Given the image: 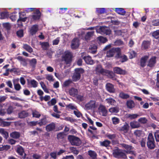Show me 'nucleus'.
I'll list each match as a JSON object with an SVG mask.
<instances>
[{
    "instance_id": "obj_38",
    "label": "nucleus",
    "mask_w": 159,
    "mask_h": 159,
    "mask_svg": "<svg viewBox=\"0 0 159 159\" xmlns=\"http://www.w3.org/2000/svg\"><path fill=\"white\" fill-rule=\"evenodd\" d=\"M11 146L10 145H6L0 146V151H7L10 149Z\"/></svg>"
},
{
    "instance_id": "obj_44",
    "label": "nucleus",
    "mask_w": 159,
    "mask_h": 159,
    "mask_svg": "<svg viewBox=\"0 0 159 159\" xmlns=\"http://www.w3.org/2000/svg\"><path fill=\"white\" fill-rule=\"evenodd\" d=\"M150 44V42L149 41H144L142 43V47L145 49L148 48Z\"/></svg>"
},
{
    "instance_id": "obj_5",
    "label": "nucleus",
    "mask_w": 159,
    "mask_h": 159,
    "mask_svg": "<svg viewBox=\"0 0 159 159\" xmlns=\"http://www.w3.org/2000/svg\"><path fill=\"white\" fill-rule=\"evenodd\" d=\"M72 54L68 51H65L62 56V60L64 61L66 64L69 63L71 61Z\"/></svg>"
},
{
    "instance_id": "obj_17",
    "label": "nucleus",
    "mask_w": 159,
    "mask_h": 159,
    "mask_svg": "<svg viewBox=\"0 0 159 159\" xmlns=\"http://www.w3.org/2000/svg\"><path fill=\"white\" fill-rule=\"evenodd\" d=\"M113 71L115 73L120 75H124L125 74V70L121 69L119 67H115L113 68Z\"/></svg>"
},
{
    "instance_id": "obj_14",
    "label": "nucleus",
    "mask_w": 159,
    "mask_h": 159,
    "mask_svg": "<svg viewBox=\"0 0 159 159\" xmlns=\"http://www.w3.org/2000/svg\"><path fill=\"white\" fill-rule=\"evenodd\" d=\"M98 110L99 112L101 113L103 116H106L107 115V111L104 106L100 105L98 108Z\"/></svg>"
},
{
    "instance_id": "obj_8",
    "label": "nucleus",
    "mask_w": 159,
    "mask_h": 159,
    "mask_svg": "<svg viewBox=\"0 0 159 159\" xmlns=\"http://www.w3.org/2000/svg\"><path fill=\"white\" fill-rule=\"evenodd\" d=\"M113 156L116 158H122L124 159L127 158V157L125 153L121 150H118L113 152Z\"/></svg>"
},
{
    "instance_id": "obj_1",
    "label": "nucleus",
    "mask_w": 159,
    "mask_h": 159,
    "mask_svg": "<svg viewBox=\"0 0 159 159\" xmlns=\"http://www.w3.org/2000/svg\"><path fill=\"white\" fill-rule=\"evenodd\" d=\"M84 72V70L82 68H76L75 70V72L72 76V80L74 81H77L79 80L81 77V75Z\"/></svg>"
},
{
    "instance_id": "obj_27",
    "label": "nucleus",
    "mask_w": 159,
    "mask_h": 159,
    "mask_svg": "<svg viewBox=\"0 0 159 159\" xmlns=\"http://www.w3.org/2000/svg\"><path fill=\"white\" fill-rule=\"evenodd\" d=\"M48 123L46 118V117H44L41 119L39 122L38 121V124L40 126H42L46 125Z\"/></svg>"
},
{
    "instance_id": "obj_2",
    "label": "nucleus",
    "mask_w": 159,
    "mask_h": 159,
    "mask_svg": "<svg viewBox=\"0 0 159 159\" xmlns=\"http://www.w3.org/2000/svg\"><path fill=\"white\" fill-rule=\"evenodd\" d=\"M68 139L73 145L79 146L81 143L80 139L78 137L74 135H69Z\"/></svg>"
},
{
    "instance_id": "obj_50",
    "label": "nucleus",
    "mask_w": 159,
    "mask_h": 159,
    "mask_svg": "<svg viewBox=\"0 0 159 159\" xmlns=\"http://www.w3.org/2000/svg\"><path fill=\"white\" fill-rule=\"evenodd\" d=\"M40 44L42 48L44 50H46L49 47V43L48 42H43Z\"/></svg>"
},
{
    "instance_id": "obj_15",
    "label": "nucleus",
    "mask_w": 159,
    "mask_h": 159,
    "mask_svg": "<svg viewBox=\"0 0 159 159\" xmlns=\"http://www.w3.org/2000/svg\"><path fill=\"white\" fill-rule=\"evenodd\" d=\"M79 40L77 38L74 39L72 42L71 48L72 49H75L79 46Z\"/></svg>"
},
{
    "instance_id": "obj_49",
    "label": "nucleus",
    "mask_w": 159,
    "mask_h": 159,
    "mask_svg": "<svg viewBox=\"0 0 159 159\" xmlns=\"http://www.w3.org/2000/svg\"><path fill=\"white\" fill-rule=\"evenodd\" d=\"M109 110L111 113H117L119 111V108L116 107H113L109 109Z\"/></svg>"
},
{
    "instance_id": "obj_20",
    "label": "nucleus",
    "mask_w": 159,
    "mask_h": 159,
    "mask_svg": "<svg viewBox=\"0 0 159 159\" xmlns=\"http://www.w3.org/2000/svg\"><path fill=\"white\" fill-rule=\"evenodd\" d=\"M29 87L36 88L38 85V83L35 80H31L28 82Z\"/></svg>"
},
{
    "instance_id": "obj_6",
    "label": "nucleus",
    "mask_w": 159,
    "mask_h": 159,
    "mask_svg": "<svg viewBox=\"0 0 159 159\" xmlns=\"http://www.w3.org/2000/svg\"><path fill=\"white\" fill-rule=\"evenodd\" d=\"M96 32L101 34H105L109 35L111 34V31L110 29L105 26H100L99 28L96 29Z\"/></svg>"
},
{
    "instance_id": "obj_36",
    "label": "nucleus",
    "mask_w": 159,
    "mask_h": 159,
    "mask_svg": "<svg viewBox=\"0 0 159 159\" xmlns=\"http://www.w3.org/2000/svg\"><path fill=\"white\" fill-rule=\"evenodd\" d=\"M32 115L33 117L36 118H39L41 116V114L40 112L36 110H34L32 111Z\"/></svg>"
},
{
    "instance_id": "obj_40",
    "label": "nucleus",
    "mask_w": 159,
    "mask_h": 159,
    "mask_svg": "<svg viewBox=\"0 0 159 159\" xmlns=\"http://www.w3.org/2000/svg\"><path fill=\"white\" fill-rule=\"evenodd\" d=\"M119 57H117L116 58H121L122 60L121 61L122 62H124L125 61H126L127 60V57L124 55H121L120 51V53H119Z\"/></svg>"
},
{
    "instance_id": "obj_43",
    "label": "nucleus",
    "mask_w": 159,
    "mask_h": 159,
    "mask_svg": "<svg viewBox=\"0 0 159 159\" xmlns=\"http://www.w3.org/2000/svg\"><path fill=\"white\" fill-rule=\"evenodd\" d=\"M77 89H75L74 88H72L69 90V93L70 95L74 96L77 93Z\"/></svg>"
},
{
    "instance_id": "obj_39",
    "label": "nucleus",
    "mask_w": 159,
    "mask_h": 159,
    "mask_svg": "<svg viewBox=\"0 0 159 159\" xmlns=\"http://www.w3.org/2000/svg\"><path fill=\"white\" fill-rule=\"evenodd\" d=\"M23 48L24 49L30 53H31L33 51L31 47L28 44H24Z\"/></svg>"
},
{
    "instance_id": "obj_7",
    "label": "nucleus",
    "mask_w": 159,
    "mask_h": 159,
    "mask_svg": "<svg viewBox=\"0 0 159 159\" xmlns=\"http://www.w3.org/2000/svg\"><path fill=\"white\" fill-rule=\"evenodd\" d=\"M147 145L148 147L150 149H153L155 147L154 144V139L152 134H149L148 138Z\"/></svg>"
},
{
    "instance_id": "obj_53",
    "label": "nucleus",
    "mask_w": 159,
    "mask_h": 159,
    "mask_svg": "<svg viewBox=\"0 0 159 159\" xmlns=\"http://www.w3.org/2000/svg\"><path fill=\"white\" fill-rule=\"evenodd\" d=\"M119 96L123 99H126L129 97V96L128 95L125 94L123 92H121L120 93Z\"/></svg>"
},
{
    "instance_id": "obj_41",
    "label": "nucleus",
    "mask_w": 159,
    "mask_h": 159,
    "mask_svg": "<svg viewBox=\"0 0 159 159\" xmlns=\"http://www.w3.org/2000/svg\"><path fill=\"white\" fill-rule=\"evenodd\" d=\"M29 62L30 66L32 68H34L37 63L36 60L35 58H33L30 60Z\"/></svg>"
},
{
    "instance_id": "obj_18",
    "label": "nucleus",
    "mask_w": 159,
    "mask_h": 159,
    "mask_svg": "<svg viewBox=\"0 0 159 159\" xmlns=\"http://www.w3.org/2000/svg\"><path fill=\"white\" fill-rule=\"evenodd\" d=\"M106 88L107 91L110 93L115 92V89L114 88L113 85L111 84L107 83L106 85Z\"/></svg>"
},
{
    "instance_id": "obj_55",
    "label": "nucleus",
    "mask_w": 159,
    "mask_h": 159,
    "mask_svg": "<svg viewBox=\"0 0 159 159\" xmlns=\"http://www.w3.org/2000/svg\"><path fill=\"white\" fill-rule=\"evenodd\" d=\"M41 86L44 91L46 93H48V89L47 88L46 85L43 82H41L40 83Z\"/></svg>"
},
{
    "instance_id": "obj_13",
    "label": "nucleus",
    "mask_w": 159,
    "mask_h": 159,
    "mask_svg": "<svg viewBox=\"0 0 159 159\" xmlns=\"http://www.w3.org/2000/svg\"><path fill=\"white\" fill-rule=\"evenodd\" d=\"M129 128L128 124L125 122L123 126L119 129V131H123L124 133H126L129 131Z\"/></svg>"
},
{
    "instance_id": "obj_62",
    "label": "nucleus",
    "mask_w": 159,
    "mask_h": 159,
    "mask_svg": "<svg viewBox=\"0 0 159 159\" xmlns=\"http://www.w3.org/2000/svg\"><path fill=\"white\" fill-rule=\"evenodd\" d=\"M11 122H7V121H3L2 123V125L1 126L3 127H7L8 126L11 125Z\"/></svg>"
},
{
    "instance_id": "obj_24",
    "label": "nucleus",
    "mask_w": 159,
    "mask_h": 159,
    "mask_svg": "<svg viewBox=\"0 0 159 159\" xmlns=\"http://www.w3.org/2000/svg\"><path fill=\"white\" fill-rule=\"evenodd\" d=\"M83 59L85 61L86 63L88 64L92 65L93 63V61L92 59L89 56L84 57Z\"/></svg>"
},
{
    "instance_id": "obj_21",
    "label": "nucleus",
    "mask_w": 159,
    "mask_h": 159,
    "mask_svg": "<svg viewBox=\"0 0 159 159\" xmlns=\"http://www.w3.org/2000/svg\"><path fill=\"white\" fill-rule=\"evenodd\" d=\"M0 134L6 139H7L9 137L8 133L3 128H0Z\"/></svg>"
},
{
    "instance_id": "obj_60",
    "label": "nucleus",
    "mask_w": 159,
    "mask_h": 159,
    "mask_svg": "<svg viewBox=\"0 0 159 159\" xmlns=\"http://www.w3.org/2000/svg\"><path fill=\"white\" fill-rule=\"evenodd\" d=\"M72 83V81L70 80H68L64 82L63 84L64 87H66L68 86L70 84Z\"/></svg>"
},
{
    "instance_id": "obj_11",
    "label": "nucleus",
    "mask_w": 159,
    "mask_h": 159,
    "mask_svg": "<svg viewBox=\"0 0 159 159\" xmlns=\"http://www.w3.org/2000/svg\"><path fill=\"white\" fill-rule=\"evenodd\" d=\"M56 125L52 122L48 125L45 127L46 130L48 132L53 131L55 129Z\"/></svg>"
},
{
    "instance_id": "obj_10",
    "label": "nucleus",
    "mask_w": 159,
    "mask_h": 159,
    "mask_svg": "<svg viewBox=\"0 0 159 159\" xmlns=\"http://www.w3.org/2000/svg\"><path fill=\"white\" fill-rule=\"evenodd\" d=\"M29 116V113L27 111L23 110L18 113V117L20 119H23Z\"/></svg>"
},
{
    "instance_id": "obj_16",
    "label": "nucleus",
    "mask_w": 159,
    "mask_h": 159,
    "mask_svg": "<svg viewBox=\"0 0 159 159\" xmlns=\"http://www.w3.org/2000/svg\"><path fill=\"white\" fill-rule=\"evenodd\" d=\"M17 152L20 155L22 156L23 158H25L26 154L24 153V149L22 147L19 146L17 148Z\"/></svg>"
},
{
    "instance_id": "obj_45",
    "label": "nucleus",
    "mask_w": 159,
    "mask_h": 159,
    "mask_svg": "<svg viewBox=\"0 0 159 159\" xmlns=\"http://www.w3.org/2000/svg\"><path fill=\"white\" fill-rule=\"evenodd\" d=\"M94 31H92L87 33L85 36V38L86 40H88L90 37L93 35Z\"/></svg>"
},
{
    "instance_id": "obj_63",
    "label": "nucleus",
    "mask_w": 159,
    "mask_h": 159,
    "mask_svg": "<svg viewBox=\"0 0 159 159\" xmlns=\"http://www.w3.org/2000/svg\"><path fill=\"white\" fill-rule=\"evenodd\" d=\"M74 113L78 117H80L82 115L80 112L77 109L74 111Z\"/></svg>"
},
{
    "instance_id": "obj_12",
    "label": "nucleus",
    "mask_w": 159,
    "mask_h": 159,
    "mask_svg": "<svg viewBox=\"0 0 159 159\" xmlns=\"http://www.w3.org/2000/svg\"><path fill=\"white\" fill-rule=\"evenodd\" d=\"M104 75H107L108 77L113 80H117V79L115 77V74L112 71L106 70Z\"/></svg>"
},
{
    "instance_id": "obj_4",
    "label": "nucleus",
    "mask_w": 159,
    "mask_h": 159,
    "mask_svg": "<svg viewBox=\"0 0 159 159\" xmlns=\"http://www.w3.org/2000/svg\"><path fill=\"white\" fill-rule=\"evenodd\" d=\"M97 107L98 104L96 102L95 100H91L85 104L84 108L87 110H93Z\"/></svg>"
},
{
    "instance_id": "obj_42",
    "label": "nucleus",
    "mask_w": 159,
    "mask_h": 159,
    "mask_svg": "<svg viewBox=\"0 0 159 159\" xmlns=\"http://www.w3.org/2000/svg\"><path fill=\"white\" fill-rule=\"evenodd\" d=\"M122 147L125 148L126 150H132L133 149V147L129 145H128L125 143H122L121 144Z\"/></svg>"
},
{
    "instance_id": "obj_57",
    "label": "nucleus",
    "mask_w": 159,
    "mask_h": 159,
    "mask_svg": "<svg viewBox=\"0 0 159 159\" xmlns=\"http://www.w3.org/2000/svg\"><path fill=\"white\" fill-rule=\"evenodd\" d=\"M98 40L101 42L104 43L107 41V39L105 38L100 36L98 38Z\"/></svg>"
},
{
    "instance_id": "obj_48",
    "label": "nucleus",
    "mask_w": 159,
    "mask_h": 159,
    "mask_svg": "<svg viewBox=\"0 0 159 159\" xmlns=\"http://www.w3.org/2000/svg\"><path fill=\"white\" fill-rule=\"evenodd\" d=\"M127 107L129 108H132L134 107V103L133 101H128L127 103Z\"/></svg>"
},
{
    "instance_id": "obj_30",
    "label": "nucleus",
    "mask_w": 159,
    "mask_h": 159,
    "mask_svg": "<svg viewBox=\"0 0 159 159\" xmlns=\"http://www.w3.org/2000/svg\"><path fill=\"white\" fill-rule=\"evenodd\" d=\"M16 79H14L13 80V82L15 89L17 91H19L21 89V86L19 84L16 82Z\"/></svg>"
},
{
    "instance_id": "obj_35",
    "label": "nucleus",
    "mask_w": 159,
    "mask_h": 159,
    "mask_svg": "<svg viewBox=\"0 0 159 159\" xmlns=\"http://www.w3.org/2000/svg\"><path fill=\"white\" fill-rule=\"evenodd\" d=\"M148 58V56H145L141 58L140 62L141 66L143 67L145 66L146 62Z\"/></svg>"
},
{
    "instance_id": "obj_52",
    "label": "nucleus",
    "mask_w": 159,
    "mask_h": 159,
    "mask_svg": "<svg viewBox=\"0 0 159 159\" xmlns=\"http://www.w3.org/2000/svg\"><path fill=\"white\" fill-rule=\"evenodd\" d=\"M65 136V134L63 132H60L58 133L57 135V138L58 139H63Z\"/></svg>"
},
{
    "instance_id": "obj_33",
    "label": "nucleus",
    "mask_w": 159,
    "mask_h": 159,
    "mask_svg": "<svg viewBox=\"0 0 159 159\" xmlns=\"http://www.w3.org/2000/svg\"><path fill=\"white\" fill-rule=\"evenodd\" d=\"M97 47L96 45H92L89 48V52L91 53L94 54L97 51Z\"/></svg>"
},
{
    "instance_id": "obj_61",
    "label": "nucleus",
    "mask_w": 159,
    "mask_h": 159,
    "mask_svg": "<svg viewBox=\"0 0 159 159\" xmlns=\"http://www.w3.org/2000/svg\"><path fill=\"white\" fill-rule=\"evenodd\" d=\"M130 56H129L130 59L135 57L136 55V53L134 51H131L129 52Z\"/></svg>"
},
{
    "instance_id": "obj_26",
    "label": "nucleus",
    "mask_w": 159,
    "mask_h": 159,
    "mask_svg": "<svg viewBox=\"0 0 159 159\" xmlns=\"http://www.w3.org/2000/svg\"><path fill=\"white\" fill-rule=\"evenodd\" d=\"M130 126L132 128H137L140 126V123L138 121H134L130 123Z\"/></svg>"
},
{
    "instance_id": "obj_54",
    "label": "nucleus",
    "mask_w": 159,
    "mask_h": 159,
    "mask_svg": "<svg viewBox=\"0 0 159 159\" xmlns=\"http://www.w3.org/2000/svg\"><path fill=\"white\" fill-rule=\"evenodd\" d=\"M147 121V119L145 117L140 118L138 119V121L142 124H145Z\"/></svg>"
},
{
    "instance_id": "obj_9",
    "label": "nucleus",
    "mask_w": 159,
    "mask_h": 159,
    "mask_svg": "<svg viewBox=\"0 0 159 159\" xmlns=\"http://www.w3.org/2000/svg\"><path fill=\"white\" fill-rule=\"evenodd\" d=\"M106 70H104L102 68L101 65H98L96 67L95 71L96 73L98 74H102L104 75Z\"/></svg>"
},
{
    "instance_id": "obj_22",
    "label": "nucleus",
    "mask_w": 159,
    "mask_h": 159,
    "mask_svg": "<svg viewBox=\"0 0 159 159\" xmlns=\"http://www.w3.org/2000/svg\"><path fill=\"white\" fill-rule=\"evenodd\" d=\"M38 27L37 25H33L30 29V33L32 35H33L35 34L36 32L38 31Z\"/></svg>"
},
{
    "instance_id": "obj_25",
    "label": "nucleus",
    "mask_w": 159,
    "mask_h": 159,
    "mask_svg": "<svg viewBox=\"0 0 159 159\" xmlns=\"http://www.w3.org/2000/svg\"><path fill=\"white\" fill-rule=\"evenodd\" d=\"M115 11L118 14L122 16L124 15L126 13L124 9L122 8H115Z\"/></svg>"
},
{
    "instance_id": "obj_28",
    "label": "nucleus",
    "mask_w": 159,
    "mask_h": 159,
    "mask_svg": "<svg viewBox=\"0 0 159 159\" xmlns=\"http://www.w3.org/2000/svg\"><path fill=\"white\" fill-rule=\"evenodd\" d=\"M10 136L13 139H18L20 137V134L19 132L14 131L12 132L10 134Z\"/></svg>"
},
{
    "instance_id": "obj_47",
    "label": "nucleus",
    "mask_w": 159,
    "mask_h": 159,
    "mask_svg": "<svg viewBox=\"0 0 159 159\" xmlns=\"http://www.w3.org/2000/svg\"><path fill=\"white\" fill-rule=\"evenodd\" d=\"M89 155L92 158H96L97 154L96 153L91 150H89L88 151Z\"/></svg>"
},
{
    "instance_id": "obj_23",
    "label": "nucleus",
    "mask_w": 159,
    "mask_h": 159,
    "mask_svg": "<svg viewBox=\"0 0 159 159\" xmlns=\"http://www.w3.org/2000/svg\"><path fill=\"white\" fill-rule=\"evenodd\" d=\"M156 57H152L149 60L148 64V66L150 67H152L154 66L156 63Z\"/></svg>"
},
{
    "instance_id": "obj_46",
    "label": "nucleus",
    "mask_w": 159,
    "mask_h": 159,
    "mask_svg": "<svg viewBox=\"0 0 159 159\" xmlns=\"http://www.w3.org/2000/svg\"><path fill=\"white\" fill-rule=\"evenodd\" d=\"M139 115L137 114H128L127 116L131 120L135 119L139 116Z\"/></svg>"
},
{
    "instance_id": "obj_32",
    "label": "nucleus",
    "mask_w": 159,
    "mask_h": 159,
    "mask_svg": "<svg viewBox=\"0 0 159 159\" xmlns=\"http://www.w3.org/2000/svg\"><path fill=\"white\" fill-rule=\"evenodd\" d=\"M111 142L107 140H105L102 142H100V145L102 146H104L105 147H107L109 146Z\"/></svg>"
},
{
    "instance_id": "obj_56",
    "label": "nucleus",
    "mask_w": 159,
    "mask_h": 159,
    "mask_svg": "<svg viewBox=\"0 0 159 159\" xmlns=\"http://www.w3.org/2000/svg\"><path fill=\"white\" fill-rule=\"evenodd\" d=\"M112 120L113 123L114 125H116L118 124L120 121V120L117 117H114L112 118Z\"/></svg>"
},
{
    "instance_id": "obj_51",
    "label": "nucleus",
    "mask_w": 159,
    "mask_h": 159,
    "mask_svg": "<svg viewBox=\"0 0 159 159\" xmlns=\"http://www.w3.org/2000/svg\"><path fill=\"white\" fill-rule=\"evenodd\" d=\"M152 35L155 39H158L159 38V30L154 31L152 33Z\"/></svg>"
},
{
    "instance_id": "obj_3",
    "label": "nucleus",
    "mask_w": 159,
    "mask_h": 159,
    "mask_svg": "<svg viewBox=\"0 0 159 159\" xmlns=\"http://www.w3.org/2000/svg\"><path fill=\"white\" fill-rule=\"evenodd\" d=\"M120 51V49L119 48H113L107 52L106 56L107 57H112L115 53H116V58L117 57H119Z\"/></svg>"
},
{
    "instance_id": "obj_31",
    "label": "nucleus",
    "mask_w": 159,
    "mask_h": 159,
    "mask_svg": "<svg viewBox=\"0 0 159 159\" xmlns=\"http://www.w3.org/2000/svg\"><path fill=\"white\" fill-rule=\"evenodd\" d=\"M106 102L108 104L112 105L115 106L116 104V101L111 98H107L106 99Z\"/></svg>"
},
{
    "instance_id": "obj_58",
    "label": "nucleus",
    "mask_w": 159,
    "mask_h": 159,
    "mask_svg": "<svg viewBox=\"0 0 159 159\" xmlns=\"http://www.w3.org/2000/svg\"><path fill=\"white\" fill-rule=\"evenodd\" d=\"M28 125L31 126H34L38 124V121H31L28 122Z\"/></svg>"
},
{
    "instance_id": "obj_19",
    "label": "nucleus",
    "mask_w": 159,
    "mask_h": 159,
    "mask_svg": "<svg viewBox=\"0 0 159 159\" xmlns=\"http://www.w3.org/2000/svg\"><path fill=\"white\" fill-rule=\"evenodd\" d=\"M34 14L32 16V18L34 20H37L40 18L41 13L39 10L36 9L35 11L34 12Z\"/></svg>"
},
{
    "instance_id": "obj_64",
    "label": "nucleus",
    "mask_w": 159,
    "mask_h": 159,
    "mask_svg": "<svg viewBox=\"0 0 159 159\" xmlns=\"http://www.w3.org/2000/svg\"><path fill=\"white\" fill-rule=\"evenodd\" d=\"M134 134L136 136L139 137L141 135L142 131L140 130H136L134 132Z\"/></svg>"
},
{
    "instance_id": "obj_34",
    "label": "nucleus",
    "mask_w": 159,
    "mask_h": 159,
    "mask_svg": "<svg viewBox=\"0 0 159 159\" xmlns=\"http://www.w3.org/2000/svg\"><path fill=\"white\" fill-rule=\"evenodd\" d=\"M96 11L98 14H103L106 12V10L104 8H97Z\"/></svg>"
},
{
    "instance_id": "obj_37",
    "label": "nucleus",
    "mask_w": 159,
    "mask_h": 159,
    "mask_svg": "<svg viewBox=\"0 0 159 159\" xmlns=\"http://www.w3.org/2000/svg\"><path fill=\"white\" fill-rule=\"evenodd\" d=\"M0 19H5L7 18L9 15L8 13L6 11H3L0 13Z\"/></svg>"
},
{
    "instance_id": "obj_59",
    "label": "nucleus",
    "mask_w": 159,
    "mask_h": 159,
    "mask_svg": "<svg viewBox=\"0 0 159 159\" xmlns=\"http://www.w3.org/2000/svg\"><path fill=\"white\" fill-rule=\"evenodd\" d=\"M2 25L4 28L7 30H9L11 27V25L10 23L8 22L3 23Z\"/></svg>"
},
{
    "instance_id": "obj_29",
    "label": "nucleus",
    "mask_w": 159,
    "mask_h": 159,
    "mask_svg": "<svg viewBox=\"0 0 159 159\" xmlns=\"http://www.w3.org/2000/svg\"><path fill=\"white\" fill-rule=\"evenodd\" d=\"M16 59L21 61V64L24 66H26L27 65V62L25 59L21 56H18Z\"/></svg>"
}]
</instances>
